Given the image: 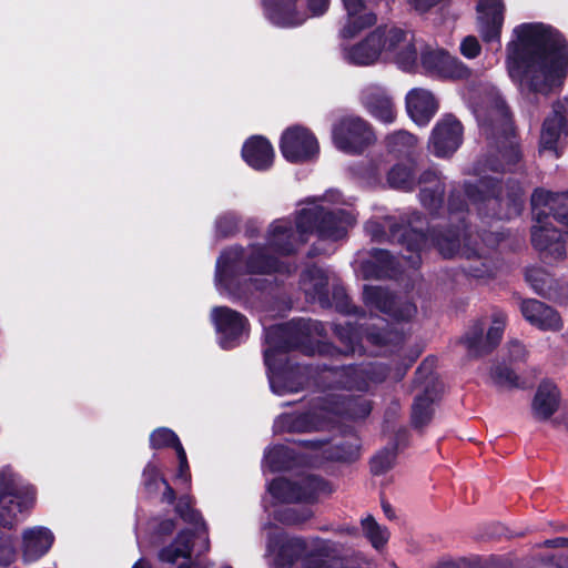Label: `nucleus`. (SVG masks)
Returning <instances> with one entry per match:
<instances>
[{
    "instance_id": "obj_1",
    "label": "nucleus",
    "mask_w": 568,
    "mask_h": 568,
    "mask_svg": "<svg viewBox=\"0 0 568 568\" xmlns=\"http://www.w3.org/2000/svg\"><path fill=\"white\" fill-rule=\"evenodd\" d=\"M338 205H351L335 191L323 197L311 200L295 212L294 220H275L267 230L265 247H253L243 260L240 248L225 251L217 261L216 283L230 294L239 297L252 292L251 286L261 288V281L254 275L290 272L281 257L294 253L308 237L316 234L320 241L335 242L343 239L355 223V216Z\"/></svg>"
},
{
    "instance_id": "obj_2",
    "label": "nucleus",
    "mask_w": 568,
    "mask_h": 568,
    "mask_svg": "<svg viewBox=\"0 0 568 568\" xmlns=\"http://www.w3.org/2000/svg\"><path fill=\"white\" fill-rule=\"evenodd\" d=\"M505 65L523 94H548L568 75V44L551 26L525 22L511 30Z\"/></svg>"
},
{
    "instance_id": "obj_3",
    "label": "nucleus",
    "mask_w": 568,
    "mask_h": 568,
    "mask_svg": "<svg viewBox=\"0 0 568 568\" xmlns=\"http://www.w3.org/2000/svg\"><path fill=\"white\" fill-rule=\"evenodd\" d=\"M341 57L346 63L357 67H368L381 61L394 62L405 71L417 67L415 37L397 27H378L358 42H343Z\"/></svg>"
},
{
    "instance_id": "obj_4",
    "label": "nucleus",
    "mask_w": 568,
    "mask_h": 568,
    "mask_svg": "<svg viewBox=\"0 0 568 568\" xmlns=\"http://www.w3.org/2000/svg\"><path fill=\"white\" fill-rule=\"evenodd\" d=\"M334 382L333 392L325 395L322 399L321 406L312 414H286L280 416L274 424L277 432H311L325 427L323 418L332 416L328 415H345L337 413L336 409L328 406L327 398L331 395H343V393H335V390H358L366 392L371 387L385 378V369L381 366H364V367H343L334 369L329 373Z\"/></svg>"
},
{
    "instance_id": "obj_5",
    "label": "nucleus",
    "mask_w": 568,
    "mask_h": 568,
    "mask_svg": "<svg viewBox=\"0 0 568 568\" xmlns=\"http://www.w3.org/2000/svg\"><path fill=\"white\" fill-rule=\"evenodd\" d=\"M267 537V556L276 568H344L337 561L326 559L332 544L321 538L303 539L286 537L275 526L264 527Z\"/></svg>"
},
{
    "instance_id": "obj_6",
    "label": "nucleus",
    "mask_w": 568,
    "mask_h": 568,
    "mask_svg": "<svg viewBox=\"0 0 568 568\" xmlns=\"http://www.w3.org/2000/svg\"><path fill=\"white\" fill-rule=\"evenodd\" d=\"M531 206L536 220L531 235L534 246L555 258H560L565 254L561 231L552 221L566 227L568 235V191L551 193L537 190L531 196Z\"/></svg>"
},
{
    "instance_id": "obj_7",
    "label": "nucleus",
    "mask_w": 568,
    "mask_h": 568,
    "mask_svg": "<svg viewBox=\"0 0 568 568\" xmlns=\"http://www.w3.org/2000/svg\"><path fill=\"white\" fill-rule=\"evenodd\" d=\"M178 511L184 521L194 526V530H182L175 539L161 549L159 558L161 561L174 564L179 559H191L192 555H201L210 548L207 529L201 515L191 507L187 498H181L178 504ZM178 568H207L197 561L189 560Z\"/></svg>"
},
{
    "instance_id": "obj_8",
    "label": "nucleus",
    "mask_w": 568,
    "mask_h": 568,
    "mask_svg": "<svg viewBox=\"0 0 568 568\" xmlns=\"http://www.w3.org/2000/svg\"><path fill=\"white\" fill-rule=\"evenodd\" d=\"M36 504V489L11 467L0 468V529H12Z\"/></svg>"
},
{
    "instance_id": "obj_9",
    "label": "nucleus",
    "mask_w": 568,
    "mask_h": 568,
    "mask_svg": "<svg viewBox=\"0 0 568 568\" xmlns=\"http://www.w3.org/2000/svg\"><path fill=\"white\" fill-rule=\"evenodd\" d=\"M497 172L498 165L494 162H488L476 168V175H478V182L476 185L468 184L466 187V195L473 202H485L488 209L495 210L497 206L500 209L505 206L506 211H498L494 213L499 219H510L520 213L523 206V190L519 185L507 189V193L504 195L500 190L497 194L495 193L496 179L488 176L487 168Z\"/></svg>"
},
{
    "instance_id": "obj_10",
    "label": "nucleus",
    "mask_w": 568,
    "mask_h": 568,
    "mask_svg": "<svg viewBox=\"0 0 568 568\" xmlns=\"http://www.w3.org/2000/svg\"><path fill=\"white\" fill-rule=\"evenodd\" d=\"M474 112L488 138L503 139L504 146L500 154L506 164L508 166L515 164L520 158V152L511 140L513 126L505 102L494 94L484 104L476 105Z\"/></svg>"
},
{
    "instance_id": "obj_11",
    "label": "nucleus",
    "mask_w": 568,
    "mask_h": 568,
    "mask_svg": "<svg viewBox=\"0 0 568 568\" xmlns=\"http://www.w3.org/2000/svg\"><path fill=\"white\" fill-rule=\"evenodd\" d=\"M331 0H263L266 18L278 27H296L325 13Z\"/></svg>"
},
{
    "instance_id": "obj_12",
    "label": "nucleus",
    "mask_w": 568,
    "mask_h": 568,
    "mask_svg": "<svg viewBox=\"0 0 568 568\" xmlns=\"http://www.w3.org/2000/svg\"><path fill=\"white\" fill-rule=\"evenodd\" d=\"M332 134L335 146L346 153H359L375 140L369 124L358 116L342 118Z\"/></svg>"
},
{
    "instance_id": "obj_13",
    "label": "nucleus",
    "mask_w": 568,
    "mask_h": 568,
    "mask_svg": "<svg viewBox=\"0 0 568 568\" xmlns=\"http://www.w3.org/2000/svg\"><path fill=\"white\" fill-rule=\"evenodd\" d=\"M325 490L324 483L316 477H302L297 480L277 478L268 486V493L284 504L310 503Z\"/></svg>"
},
{
    "instance_id": "obj_14",
    "label": "nucleus",
    "mask_w": 568,
    "mask_h": 568,
    "mask_svg": "<svg viewBox=\"0 0 568 568\" xmlns=\"http://www.w3.org/2000/svg\"><path fill=\"white\" fill-rule=\"evenodd\" d=\"M420 65L426 74L437 79L462 80L470 75L460 60L440 48H425L420 52Z\"/></svg>"
},
{
    "instance_id": "obj_15",
    "label": "nucleus",
    "mask_w": 568,
    "mask_h": 568,
    "mask_svg": "<svg viewBox=\"0 0 568 568\" xmlns=\"http://www.w3.org/2000/svg\"><path fill=\"white\" fill-rule=\"evenodd\" d=\"M281 152L290 162H304L318 154L316 138L305 128L292 126L281 138Z\"/></svg>"
},
{
    "instance_id": "obj_16",
    "label": "nucleus",
    "mask_w": 568,
    "mask_h": 568,
    "mask_svg": "<svg viewBox=\"0 0 568 568\" xmlns=\"http://www.w3.org/2000/svg\"><path fill=\"white\" fill-rule=\"evenodd\" d=\"M211 318L223 348L234 347L246 334V318L236 311L224 306L214 307Z\"/></svg>"
},
{
    "instance_id": "obj_17",
    "label": "nucleus",
    "mask_w": 568,
    "mask_h": 568,
    "mask_svg": "<svg viewBox=\"0 0 568 568\" xmlns=\"http://www.w3.org/2000/svg\"><path fill=\"white\" fill-rule=\"evenodd\" d=\"M286 329L281 326L271 327L266 333L267 347L264 351L265 364L268 368V379L272 390L278 395L287 393H296L300 390V385L287 381L286 374L280 371L276 366V339L286 336Z\"/></svg>"
},
{
    "instance_id": "obj_18",
    "label": "nucleus",
    "mask_w": 568,
    "mask_h": 568,
    "mask_svg": "<svg viewBox=\"0 0 568 568\" xmlns=\"http://www.w3.org/2000/svg\"><path fill=\"white\" fill-rule=\"evenodd\" d=\"M506 315L503 312H495L491 315V323L484 335L485 324H475L465 336V344L475 355L487 353L496 347L504 334Z\"/></svg>"
},
{
    "instance_id": "obj_19",
    "label": "nucleus",
    "mask_w": 568,
    "mask_h": 568,
    "mask_svg": "<svg viewBox=\"0 0 568 568\" xmlns=\"http://www.w3.org/2000/svg\"><path fill=\"white\" fill-rule=\"evenodd\" d=\"M463 126L453 115H445L434 128L429 150L439 158L450 155L460 145Z\"/></svg>"
},
{
    "instance_id": "obj_20",
    "label": "nucleus",
    "mask_w": 568,
    "mask_h": 568,
    "mask_svg": "<svg viewBox=\"0 0 568 568\" xmlns=\"http://www.w3.org/2000/svg\"><path fill=\"white\" fill-rule=\"evenodd\" d=\"M477 31L485 42L499 41L504 24L505 6L501 0H479L477 3Z\"/></svg>"
},
{
    "instance_id": "obj_21",
    "label": "nucleus",
    "mask_w": 568,
    "mask_h": 568,
    "mask_svg": "<svg viewBox=\"0 0 568 568\" xmlns=\"http://www.w3.org/2000/svg\"><path fill=\"white\" fill-rule=\"evenodd\" d=\"M364 302L371 310H377L396 320H409L416 314V306L408 301L395 302L392 296L378 286H365Z\"/></svg>"
},
{
    "instance_id": "obj_22",
    "label": "nucleus",
    "mask_w": 568,
    "mask_h": 568,
    "mask_svg": "<svg viewBox=\"0 0 568 568\" xmlns=\"http://www.w3.org/2000/svg\"><path fill=\"white\" fill-rule=\"evenodd\" d=\"M345 21L339 30L343 40H349L377 22L376 14L367 8L364 0H342Z\"/></svg>"
},
{
    "instance_id": "obj_23",
    "label": "nucleus",
    "mask_w": 568,
    "mask_h": 568,
    "mask_svg": "<svg viewBox=\"0 0 568 568\" xmlns=\"http://www.w3.org/2000/svg\"><path fill=\"white\" fill-rule=\"evenodd\" d=\"M406 109L416 124L425 125L436 114L438 101L430 91L415 88L406 94Z\"/></svg>"
},
{
    "instance_id": "obj_24",
    "label": "nucleus",
    "mask_w": 568,
    "mask_h": 568,
    "mask_svg": "<svg viewBox=\"0 0 568 568\" xmlns=\"http://www.w3.org/2000/svg\"><path fill=\"white\" fill-rule=\"evenodd\" d=\"M21 551L24 562H33L51 548L54 537L45 527H31L22 531Z\"/></svg>"
},
{
    "instance_id": "obj_25",
    "label": "nucleus",
    "mask_w": 568,
    "mask_h": 568,
    "mask_svg": "<svg viewBox=\"0 0 568 568\" xmlns=\"http://www.w3.org/2000/svg\"><path fill=\"white\" fill-rule=\"evenodd\" d=\"M520 311L525 320L539 329L558 331L562 326L559 314L540 301H523Z\"/></svg>"
},
{
    "instance_id": "obj_26",
    "label": "nucleus",
    "mask_w": 568,
    "mask_h": 568,
    "mask_svg": "<svg viewBox=\"0 0 568 568\" xmlns=\"http://www.w3.org/2000/svg\"><path fill=\"white\" fill-rule=\"evenodd\" d=\"M151 447L159 449L164 447H173L176 452L179 459V469L175 475L176 480L187 485L191 479L187 458L182 444L176 434L165 427L155 429L150 436Z\"/></svg>"
},
{
    "instance_id": "obj_27",
    "label": "nucleus",
    "mask_w": 568,
    "mask_h": 568,
    "mask_svg": "<svg viewBox=\"0 0 568 568\" xmlns=\"http://www.w3.org/2000/svg\"><path fill=\"white\" fill-rule=\"evenodd\" d=\"M242 158L254 170L264 171L273 164L274 150L265 138L252 136L242 148Z\"/></svg>"
},
{
    "instance_id": "obj_28",
    "label": "nucleus",
    "mask_w": 568,
    "mask_h": 568,
    "mask_svg": "<svg viewBox=\"0 0 568 568\" xmlns=\"http://www.w3.org/2000/svg\"><path fill=\"white\" fill-rule=\"evenodd\" d=\"M363 102L367 111L377 120L385 123L394 121V104L384 89L378 87L368 88L364 92Z\"/></svg>"
},
{
    "instance_id": "obj_29",
    "label": "nucleus",
    "mask_w": 568,
    "mask_h": 568,
    "mask_svg": "<svg viewBox=\"0 0 568 568\" xmlns=\"http://www.w3.org/2000/svg\"><path fill=\"white\" fill-rule=\"evenodd\" d=\"M432 241L445 257H453L456 254H460L467 258L483 255V253L470 247L471 239L469 236L464 235L462 245L460 234L457 232L449 231L445 235H440L436 239L432 237Z\"/></svg>"
},
{
    "instance_id": "obj_30",
    "label": "nucleus",
    "mask_w": 568,
    "mask_h": 568,
    "mask_svg": "<svg viewBox=\"0 0 568 568\" xmlns=\"http://www.w3.org/2000/svg\"><path fill=\"white\" fill-rule=\"evenodd\" d=\"M559 405V390L550 382L540 384L532 402V413L538 419L549 418Z\"/></svg>"
},
{
    "instance_id": "obj_31",
    "label": "nucleus",
    "mask_w": 568,
    "mask_h": 568,
    "mask_svg": "<svg viewBox=\"0 0 568 568\" xmlns=\"http://www.w3.org/2000/svg\"><path fill=\"white\" fill-rule=\"evenodd\" d=\"M565 125V118L562 113L555 109L552 114L548 116L542 125L540 134V148L539 151L551 152L555 156H558L557 142L561 135Z\"/></svg>"
},
{
    "instance_id": "obj_32",
    "label": "nucleus",
    "mask_w": 568,
    "mask_h": 568,
    "mask_svg": "<svg viewBox=\"0 0 568 568\" xmlns=\"http://www.w3.org/2000/svg\"><path fill=\"white\" fill-rule=\"evenodd\" d=\"M327 404L337 413H344L345 416L354 419L364 418L371 412V405L366 399L344 393L343 395H331L327 398Z\"/></svg>"
},
{
    "instance_id": "obj_33",
    "label": "nucleus",
    "mask_w": 568,
    "mask_h": 568,
    "mask_svg": "<svg viewBox=\"0 0 568 568\" xmlns=\"http://www.w3.org/2000/svg\"><path fill=\"white\" fill-rule=\"evenodd\" d=\"M419 183L423 184L420 189V201L424 206L434 210L442 203L444 187L437 176L436 172H425Z\"/></svg>"
},
{
    "instance_id": "obj_34",
    "label": "nucleus",
    "mask_w": 568,
    "mask_h": 568,
    "mask_svg": "<svg viewBox=\"0 0 568 568\" xmlns=\"http://www.w3.org/2000/svg\"><path fill=\"white\" fill-rule=\"evenodd\" d=\"M327 285V277L323 270L314 266L305 271L302 275L301 287L312 300H322Z\"/></svg>"
},
{
    "instance_id": "obj_35",
    "label": "nucleus",
    "mask_w": 568,
    "mask_h": 568,
    "mask_svg": "<svg viewBox=\"0 0 568 568\" xmlns=\"http://www.w3.org/2000/svg\"><path fill=\"white\" fill-rule=\"evenodd\" d=\"M315 449H320L325 459L351 462L358 456V443L356 438H351L345 444H338L334 447L312 443Z\"/></svg>"
},
{
    "instance_id": "obj_36",
    "label": "nucleus",
    "mask_w": 568,
    "mask_h": 568,
    "mask_svg": "<svg viewBox=\"0 0 568 568\" xmlns=\"http://www.w3.org/2000/svg\"><path fill=\"white\" fill-rule=\"evenodd\" d=\"M143 484L149 493L155 491L161 485L164 486L165 490L162 499L169 504L173 503L175 497L173 489L168 485L159 468L152 463H149L143 470Z\"/></svg>"
},
{
    "instance_id": "obj_37",
    "label": "nucleus",
    "mask_w": 568,
    "mask_h": 568,
    "mask_svg": "<svg viewBox=\"0 0 568 568\" xmlns=\"http://www.w3.org/2000/svg\"><path fill=\"white\" fill-rule=\"evenodd\" d=\"M416 144L417 139L407 131H398L387 138L388 151L397 156H410Z\"/></svg>"
},
{
    "instance_id": "obj_38",
    "label": "nucleus",
    "mask_w": 568,
    "mask_h": 568,
    "mask_svg": "<svg viewBox=\"0 0 568 568\" xmlns=\"http://www.w3.org/2000/svg\"><path fill=\"white\" fill-rule=\"evenodd\" d=\"M387 182L392 187L400 190H412L415 185V175L413 164L395 165L387 175Z\"/></svg>"
},
{
    "instance_id": "obj_39",
    "label": "nucleus",
    "mask_w": 568,
    "mask_h": 568,
    "mask_svg": "<svg viewBox=\"0 0 568 568\" xmlns=\"http://www.w3.org/2000/svg\"><path fill=\"white\" fill-rule=\"evenodd\" d=\"M392 236L398 242L407 244L408 251L412 252H419L428 243V237L415 229L402 230L396 226L392 230Z\"/></svg>"
},
{
    "instance_id": "obj_40",
    "label": "nucleus",
    "mask_w": 568,
    "mask_h": 568,
    "mask_svg": "<svg viewBox=\"0 0 568 568\" xmlns=\"http://www.w3.org/2000/svg\"><path fill=\"white\" fill-rule=\"evenodd\" d=\"M436 396L426 393L415 399L413 405V422L416 426L426 425L434 414V402Z\"/></svg>"
},
{
    "instance_id": "obj_41",
    "label": "nucleus",
    "mask_w": 568,
    "mask_h": 568,
    "mask_svg": "<svg viewBox=\"0 0 568 568\" xmlns=\"http://www.w3.org/2000/svg\"><path fill=\"white\" fill-rule=\"evenodd\" d=\"M292 458L288 448L282 445H277L268 448L264 455V465L272 471H277L283 468L290 467V460Z\"/></svg>"
},
{
    "instance_id": "obj_42",
    "label": "nucleus",
    "mask_w": 568,
    "mask_h": 568,
    "mask_svg": "<svg viewBox=\"0 0 568 568\" xmlns=\"http://www.w3.org/2000/svg\"><path fill=\"white\" fill-rule=\"evenodd\" d=\"M362 528L374 548L383 547L389 538L388 530L379 526L373 517L364 518L362 520Z\"/></svg>"
},
{
    "instance_id": "obj_43",
    "label": "nucleus",
    "mask_w": 568,
    "mask_h": 568,
    "mask_svg": "<svg viewBox=\"0 0 568 568\" xmlns=\"http://www.w3.org/2000/svg\"><path fill=\"white\" fill-rule=\"evenodd\" d=\"M313 516V511L307 506L287 507L276 514L278 521L286 525H297L306 521Z\"/></svg>"
},
{
    "instance_id": "obj_44",
    "label": "nucleus",
    "mask_w": 568,
    "mask_h": 568,
    "mask_svg": "<svg viewBox=\"0 0 568 568\" xmlns=\"http://www.w3.org/2000/svg\"><path fill=\"white\" fill-rule=\"evenodd\" d=\"M395 462V454L393 450H384L379 454H377L372 459V470L375 474H382L386 470H388Z\"/></svg>"
},
{
    "instance_id": "obj_45",
    "label": "nucleus",
    "mask_w": 568,
    "mask_h": 568,
    "mask_svg": "<svg viewBox=\"0 0 568 568\" xmlns=\"http://www.w3.org/2000/svg\"><path fill=\"white\" fill-rule=\"evenodd\" d=\"M460 53L467 59H475L481 52L479 41L474 36H467L460 42Z\"/></svg>"
},
{
    "instance_id": "obj_46",
    "label": "nucleus",
    "mask_w": 568,
    "mask_h": 568,
    "mask_svg": "<svg viewBox=\"0 0 568 568\" xmlns=\"http://www.w3.org/2000/svg\"><path fill=\"white\" fill-rule=\"evenodd\" d=\"M236 227V220L233 215H226L217 220L216 229L221 235H229Z\"/></svg>"
},
{
    "instance_id": "obj_47",
    "label": "nucleus",
    "mask_w": 568,
    "mask_h": 568,
    "mask_svg": "<svg viewBox=\"0 0 568 568\" xmlns=\"http://www.w3.org/2000/svg\"><path fill=\"white\" fill-rule=\"evenodd\" d=\"M377 261L381 263L379 273L382 275H390L393 257L385 251L377 252Z\"/></svg>"
},
{
    "instance_id": "obj_48",
    "label": "nucleus",
    "mask_w": 568,
    "mask_h": 568,
    "mask_svg": "<svg viewBox=\"0 0 568 568\" xmlns=\"http://www.w3.org/2000/svg\"><path fill=\"white\" fill-rule=\"evenodd\" d=\"M415 10L419 12H426L433 7L439 4L444 0H408Z\"/></svg>"
},
{
    "instance_id": "obj_49",
    "label": "nucleus",
    "mask_w": 568,
    "mask_h": 568,
    "mask_svg": "<svg viewBox=\"0 0 568 568\" xmlns=\"http://www.w3.org/2000/svg\"><path fill=\"white\" fill-rule=\"evenodd\" d=\"M365 338L372 344H384L392 341L390 334L387 333L382 335L381 333L372 332L368 328L365 333Z\"/></svg>"
},
{
    "instance_id": "obj_50",
    "label": "nucleus",
    "mask_w": 568,
    "mask_h": 568,
    "mask_svg": "<svg viewBox=\"0 0 568 568\" xmlns=\"http://www.w3.org/2000/svg\"><path fill=\"white\" fill-rule=\"evenodd\" d=\"M524 353H525L524 346L519 342H517V341L511 342L510 354L513 357L521 358L524 356Z\"/></svg>"
},
{
    "instance_id": "obj_51",
    "label": "nucleus",
    "mask_w": 568,
    "mask_h": 568,
    "mask_svg": "<svg viewBox=\"0 0 568 568\" xmlns=\"http://www.w3.org/2000/svg\"><path fill=\"white\" fill-rule=\"evenodd\" d=\"M567 542H568L567 539L556 538V539H552V540H547L545 544L548 547H561V546L566 545Z\"/></svg>"
},
{
    "instance_id": "obj_52",
    "label": "nucleus",
    "mask_w": 568,
    "mask_h": 568,
    "mask_svg": "<svg viewBox=\"0 0 568 568\" xmlns=\"http://www.w3.org/2000/svg\"><path fill=\"white\" fill-rule=\"evenodd\" d=\"M405 258V263L412 267H415L418 265L419 263V256L418 255H412L409 257H404Z\"/></svg>"
},
{
    "instance_id": "obj_53",
    "label": "nucleus",
    "mask_w": 568,
    "mask_h": 568,
    "mask_svg": "<svg viewBox=\"0 0 568 568\" xmlns=\"http://www.w3.org/2000/svg\"><path fill=\"white\" fill-rule=\"evenodd\" d=\"M373 226H374V224H373V223H367V225H366V230H367L369 233H372V235H373L374 237H376V239H377V237H379V232H378V231L373 230Z\"/></svg>"
},
{
    "instance_id": "obj_54",
    "label": "nucleus",
    "mask_w": 568,
    "mask_h": 568,
    "mask_svg": "<svg viewBox=\"0 0 568 568\" xmlns=\"http://www.w3.org/2000/svg\"><path fill=\"white\" fill-rule=\"evenodd\" d=\"M383 509H384V511H385V514H386V516H387L388 518H393V517H394V513H393V510H392V508H390V506H389V505H385V504H384V505H383Z\"/></svg>"
},
{
    "instance_id": "obj_55",
    "label": "nucleus",
    "mask_w": 568,
    "mask_h": 568,
    "mask_svg": "<svg viewBox=\"0 0 568 568\" xmlns=\"http://www.w3.org/2000/svg\"><path fill=\"white\" fill-rule=\"evenodd\" d=\"M133 568H150V566L148 562L140 560L133 566Z\"/></svg>"
},
{
    "instance_id": "obj_56",
    "label": "nucleus",
    "mask_w": 568,
    "mask_h": 568,
    "mask_svg": "<svg viewBox=\"0 0 568 568\" xmlns=\"http://www.w3.org/2000/svg\"><path fill=\"white\" fill-rule=\"evenodd\" d=\"M344 532L348 534V535H354L356 532V528H351V527H346L343 529Z\"/></svg>"
},
{
    "instance_id": "obj_57",
    "label": "nucleus",
    "mask_w": 568,
    "mask_h": 568,
    "mask_svg": "<svg viewBox=\"0 0 568 568\" xmlns=\"http://www.w3.org/2000/svg\"><path fill=\"white\" fill-rule=\"evenodd\" d=\"M506 382H513V378H511V373L510 372H507L506 373V378H505Z\"/></svg>"
},
{
    "instance_id": "obj_58",
    "label": "nucleus",
    "mask_w": 568,
    "mask_h": 568,
    "mask_svg": "<svg viewBox=\"0 0 568 568\" xmlns=\"http://www.w3.org/2000/svg\"><path fill=\"white\" fill-rule=\"evenodd\" d=\"M527 278H528L529 281H532V275H531V273H528V274H527Z\"/></svg>"
}]
</instances>
